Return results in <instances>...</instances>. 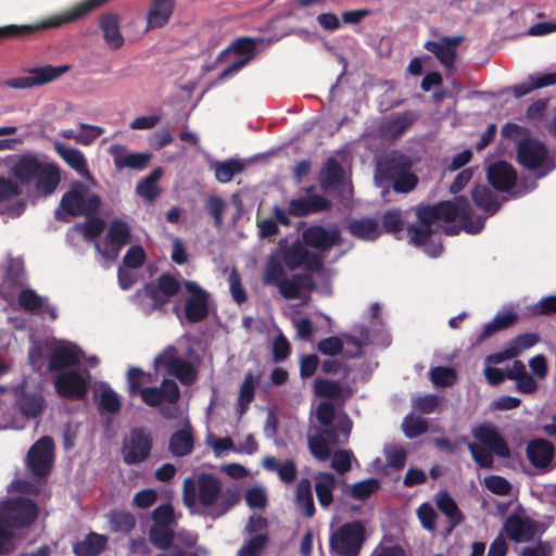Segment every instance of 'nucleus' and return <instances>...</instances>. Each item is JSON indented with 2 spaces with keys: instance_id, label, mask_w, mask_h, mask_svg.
Masks as SVG:
<instances>
[{
  "instance_id": "20e7f679",
  "label": "nucleus",
  "mask_w": 556,
  "mask_h": 556,
  "mask_svg": "<svg viewBox=\"0 0 556 556\" xmlns=\"http://www.w3.org/2000/svg\"><path fill=\"white\" fill-rule=\"evenodd\" d=\"M98 9V0H83L64 12L48 16L33 25H7L0 27V39L28 38L37 33L59 28L65 24L74 23Z\"/></svg>"
},
{
  "instance_id": "9b49d317",
  "label": "nucleus",
  "mask_w": 556,
  "mask_h": 556,
  "mask_svg": "<svg viewBox=\"0 0 556 556\" xmlns=\"http://www.w3.org/2000/svg\"><path fill=\"white\" fill-rule=\"evenodd\" d=\"M154 366H164L169 376L175 377L184 386H191L198 379V370L191 362L177 356V349L168 345L154 358Z\"/></svg>"
},
{
  "instance_id": "49530a36",
  "label": "nucleus",
  "mask_w": 556,
  "mask_h": 556,
  "mask_svg": "<svg viewBox=\"0 0 556 556\" xmlns=\"http://www.w3.org/2000/svg\"><path fill=\"white\" fill-rule=\"evenodd\" d=\"M21 413L27 418L38 417L45 407V399L40 393L23 392L17 399Z\"/></svg>"
},
{
  "instance_id": "dca6fc26",
  "label": "nucleus",
  "mask_w": 556,
  "mask_h": 556,
  "mask_svg": "<svg viewBox=\"0 0 556 556\" xmlns=\"http://www.w3.org/2000/svg\"><path fill=\"white\" fill-rule=\"evenodd\" d=\"M54 442L50 437L40 438L27 453V466L37 478L49 475L53 463Z\"/></svg>"
},
{
  "instance_id": "7c9ffc66",
  "label": "nucleus",
  "mask_w": 556,
  "mask_h": 556,
  "mask_svg": "<svg viewBox=\"0 0 556 556\" xmlns=\"http://www.w3.org/2000/svg\"><path fill=\"white\" fill-rule=\"evenodd\" d=\"M434 500L438 509L448 519V533L464 522L465 516L463 511L459 509L457 503L447 491L438 492L434 496Z\"/></svg>"
},
{
  "instance_id": "8fccbe9b",
  "label": "nucleus",
  "mask_w": 556,
  "mask_h": 556,
  "mask_svg": "<svg viewBox=\"0 0 556 556\" xmlns=\"http://www.w3.org/2000/svg\"><path fill=\"white\" fill-rule=\"evenodd\" d=\"M430 381L439 388H450L457 382V372L452 367L435 366L429 371Z\"/></svg>"
},
{
  "instance_id": "423d86ee",
  "label": "nucleus",
  "mask_w": 556,
  "mask_h": 556,
  "mask_svg": "<svg viewBox=\"0 0 556 556\" xmlns=\"http://www.w3.org/2000/svg\"><path fill=\"white\" fill-rule=\"evenodd\" d=\"M88 187L81 181L72 182L60 201L55 211V218L61 222H70V217L97 215L100 211L101 199L98 194L87 197Z\"/></svg>"
},
{
  "instance_id": "a211bd4d",
  "label": "nucleus",
  "mask_w": 556,
  "mask_h": 556,
  "mask_svg": "<svg viewBox=\"0 0 556 556\" xmlns=\"http://www.w3.org/2000/svg\"><path fill=\"white\" fill-rule=\"evenodd\" d=\"M539 530L538 521L518 513H511L505 519L503 531L511 542H531Z\"/></svg>"
},
{
  "instance_id": "6e6d98bb",
  "label": "nucleus",
  "mask_w": 556,
  "mask_h": 556,
  "mask_svg": "<svg viewBox=\"0 0 556 556\" xmlns=\"http://www.w3.org/2000/svg\"><path fill=\"white\" fill-rule=\"evenodd\" d=\"M380 488V482L376 478H368L358 482H355L351 486V496L354 500L365 501L370 497Z\"/></svg>"
},
{
  "instance_id": "1a4fd4ad",
  "label": "nucleus",
  "mask_w": 556,
  "mask_h": 556,
  "mask_svg": "<svg viewBox=\"0 0 556 556\" xmlns=\"http://www.w3.org/2000/svg\"><path fill=\"white\" fill-rule=\"evenodd\" d=\"M366 541V529L361 520L341 525L329 536V549L338 556H358Z\"/></svg>"
},
{
  "instance_id": "13d9d810",
  "label": "nucleus",
  "mask_w": 556,
  "mask_h": 556,
  "mask_svg": "<svg viewBox=\"0 0 556 556\" xmlns=\"http://www.w3.org/2000/svg\"><path fill=\"white\" fill-rule=\"evenodd\" d=\"M99 408L110 414H117L122 408V402L118 394L111 388L106 387L101 392Z\"/></svg>"
},
{
  "instance_id": "9d476101",
  "label": "nucleus",
  "mask_w": 556,
  "mask_h": 556,
  "mask_svg": "<svg viewBox=\"0 0 556 556\" xmlns=\"http://www.w3.org/2000/svg\"><path fill=\"white\" fill-rule=\"evenodd\" d=\"M72 66L70 64L51 65L47 64L43 66H36L27 68V76L15 77L7 79L2 83L3 87L12 89H30L34 87L43 86L50 84L62 75L70 72Z\"/></svg>"
},
{
  "instance_id": "4c0bfd02",
  "label": "nucleus",
  "mask_w": 556,
  "mask_h": 556,
  "mask_svg": "<svg viewBox=\"0 0 556 556\" xmlns=\"http://www.w3.org/2000/svg\"><path fill=\"white\" fill-rule=\"evenodd\" d=\"M410 168V162L403 155L388 157L379 164L381 179L392 184Z\"/></svg>"
},
{
  "instance_id": "774afa93",
  "label": "nucleus",
  "mask_w": 556,
  "mask_h": 556,
  "mask_svg": "<svg viewBox=\"0 0 556 556\" xmlns=\"http://www.w3.org/2000/svg\"><path fill=\"white\" fill-rule=\"evenodd\" d=\"M406 450L402 446H391L386 450V460L389 467L394 470H401L406 463Z\"/></svg>"
},
{
  "instance_id": "79ce46f5",
  "label": "nucleus",
  "mask_w": 556,
  "mask_h": 556,
  "mask_svg": "<svg viewBox=\"0 0 556 556\" xmlns=\"http://www.w3.org/2000/svg\"><path fill=\"white\" fill-rule=\"evenodd\" d=\"M471 198L475 205L488 216L494 215L501 207L497 197L486 186H475Z\"/></svg>"
},
{
  "instance_id": "f704fd0d",
  "label": "nucleus",
  "mask_w": 556,
  "mask_h": 556,
  "mask_svg": "<svg viewBox=\"0 0 556 556\" xmlns=\"http://www.w3.org/2000/svg\"><path fill=\"white\" fill-rule=\"evenodd\" d=\"M337 488V479L333 473L319 471L315 476V492L318 503L327 508L333 502V491Z\"/></svg>"
},
{
  "instance_id": "3c124183",
  "label": "nucleus",
  "mask_w": 556,
  "mask_h": 556,
  "mask_svg": "<svg viewBox=\"0 0 556 556\" xmlns=\"http://www.w3.org/2000/svg\"><path fill=\"white\" fill-rule=\"evenodd\" d=\"M110 523L114 532L129 533L136 526V519L129 511L112 510L110 513Z\"/></svg>"
},
{
  "instance_id": "393cba45",
  "label": "nucleus",
  "mask_w": 556,
  "mask_h": 556,
  "mask_svg": "<svg viewBox=\"0 0 556 556\" xmlns=\"http://www.w3.org/2000/svg\"><path fill=\"white\" fill-rule=\"evenodd\" d=\"M98 26L102 37L112 50L121 49L125 43V38L121 31V16L114 12L103 13L99 16Z\"/></svg>"
},
{
  "instance_id": "e2e57ef3",
  "label": "nucleus",
  "mask_w": 556,
  "mask_h": 556,
  "mask_svg": "<svg viewBox=\"0 0 556 556\" xmlns=\"http://www.w3.org/2000/svg\"><path fill=\"white\" fill-rule=\"evenodd\" d=\"M403 430L408 439H415L427 432L428 422L420 417L407 416L403 422Z\"/></svg>"
},
{
  "instance_id": "5701e85b",
  "label": "nucleus",
  "mask_w": 556,
  "mask_h": 556,
  "mask_svg": "<svg viewBox=\"0 0 556 556\" xmlns=\"http://www.w3.org/2000/svg\"><path fill=\"white\" fill-rule=\"evenodd\" d=\"M486 178L495 190L506 192L516 185L517 172L508 162L497 161L488 167Z\"/></svg>"
},
{
  "instance_id": "bf43d9fd",
  "label": "nucleus",
  "mask_w": 556,
  "mask_h": 556,
  "mask_svg": "<svg viewBox=\"0 0 556 556\" xmlns=\"http://www.w3.org/2000/svg\"><path fill=\"white\" fill-rule=\"evenodd\" d=\"M416 514L421 527L425 530L433 532L437 529L438 514L430 503L425 502L420 504Z\"/></svg>"
},
{
  "instance_id": "ea45409f",
  "label": "nucleus",
  "mask_w": 556,
  "mask_h": 556,
  "mask_svg": "<svg viewBox=\"0 0 556 556\" xmlns=\"http://www.w3.org/2000/svg\"><path fill=\"white\" fill-rule=\"evenodd\" d=\"M295 504L306 518H313L316 509L308 478H301L295 486Z\"/></svg>"
},
{
  "instance_id": "58836bf2",
  "label": "nucleus",
  "mask_w": 556,
  "mask_h": 556,
  "mask_svg": "<svg viewBox=\"0 0 556 556\" xmlns=\"http://www.w3.org/2000/svg\"><path fill=\"white\" fill-rule=\"evenodd\" d=\"M194 437L192 429L188 426L175 431L169 439L168 450L176 457H184L193 451Z\"/></svg>"
},
{
  "instance_id": "412c9836",
  "label": "nucleus",
  "mask_w": 556,
  "mask_h": 556,
  "mask_svg": "<svg viewBox=\"0 0 556 556\" xmlns=\"http://www.w3.org/2000/svg\"><path fill=\"white\" fill-rule=\"evenodd\" d=\"M302 240L307 247L329 251L341 243V233L337 227L326 229L320 225H312L303 230Z\"/></svg>"
},
{
  "instance_id": "c756f323",
  "label": "nucleus",
  "mask_w": 556,
  "mask_h": 556,
  "mask_svg": "<svg viewBox=\"0 0 556 556\" xmlns=\"http://www.w3.org/2000/svg\"><path fill=\"white\" fill-rule=\"evenodd\" d=\"M111 251L116 255L125 245L131 242L130 225L119 218L113 219L105 236Z\"/></svg>"
},
{
  "instance_id": "c03bdc74",
  "label": "nucleus",
  "mask_w": 556,
  "mask_h": 556,
  "mask_svg": "<svg viewBox=\"0 0 556 556\" xmlns=\"http://www.w3.org/2000/svg\"><path fill=\"white\" fill-rule=\"evenodd\" d=\"M344 170L342 165L334 157H329L324 164L320 173V187L327 190L342 182Z\"/></svg>"
},
{
  "instance_id": "f257e3e1",
  "label": "nucleus",
  "mask_w": 556,
  "mask_h": 556,
  "mask_svg": "<svg viewBox=\"0 0 556 556\" xmlns=\"http://www.w3.org/2000/svg\"><path fill=\"white\" fill-rule=\"evenodd\" d=\"M416 216L421 226L412 225L407 228L409 242L416 247L426 244L434 233L432 225L439 220L452 223L459 219L462 229L469 235L480 233L486 220V216L473 215L469 200L463 195L455 197L453 201L419 205Z\"/></svg>"
},
{
  "instance_id": "7ed1b4c3",
  "label": "nucleus",
  "mask_w": 556,
  "mask_h": 556,
  "mask_svg": "<svg viewBox=\"0 0 556 556\" xmlns=\"http://www.w3.org/2000/svg\"><path fill=\"white\" fill-rule=\"evenodd\" d=\"M10 174L20 187H33L38 197L52 195L61 184V169L53 162L40 160L37 155L25 153L17 156Z\"/></svg>"
},
{
  "instance_id": "6ab92c4d",
  "label": "nucleus",
  "mask_w": 556,
  "mask_h": 556,
  "mask_svg": "<svg viewBox=\"0 0 556 556\" xmlns=\"http://www.w3.org/2000/svg\"><path fill=\"white\" fill-rule=\"evenodd\" d=\"M181 392L173 379L164 378L159 387H146L142 390V402L150 407H160L162 404L176 405Z\"/></svg>"
},
{
  "instance_id": "4468645a",
  "label": "nucleus",
  "mask_w": 556,
  "mask_h": 556,
  "mask_svg": "<svg viewBox=\"0 0 556 556\" xmlns=\"http://www.w3.org/2000/svg\"><path fill=\"white\" fill-rule=\"evenodd\" d=\"M152 450V438L141 428H134L124 438L121 453L126 465H138L144 462Z\"/></svg>"
},
{
  "instance_id": "4be33fe9",
  "label": "nucleus",
  "mask_w": 556,
  "mask_h": 556,
  "mask_svg": "<svg viewBox=\"0 0 556 556\" xmlns=\"http://www.w3.org/2000/svg\"><path fill=\"white\" fill-rule=\"evenodd\" d=\"M462 41V36H442L440 41L428 40L425 42L424 47L426 50L433 53L445 68L452 70L457 56L456 48Z\"/></svg>"
},
{
  "instance_id": "680f3d73",
  "label": "nucleus",
  "mask_w": 556,
  "mask_h": 556,
  "mask_svg": "<svg viewBox=\"0 0 556 556\" xmlns=\"http://www.w3.org/2000/svg\"><path fill=\"white\" fill-rule=\"evenodd\" d=\"M147 254L141 245H131L123 257V265L129 269H138L143 266Z\"/></svg>"
},
{
  "instance_id": "603ef678",
  "label": "nucleus",
  "mask_w": 556,
  "mask_h": 556,
  "mask_svg": "<svg viewBox=\"0 0 556 556\" xmlns=\"http://www.w3.org/2000/svg\"><path fill=\"white\" fill-rule=\"evenodd\" d=\"M244 165L238 160H228L225 162L216 163L215 178L223 184L229 182L236 174L241 173Z\"/></svg>"
},
{
  "instance_id": "f03ea898",
  "label": "nucleus",
  "mask_w": 556,
  "mask_h": 556,
  "mask_svg": "<svg viewBox=\"0 0 556 556\" xmlns=\"http://www.w3.org/2000/svg\"><path fill=\"white\" fill-rule=\"evenodd\" d=\"M240 494L235 489L223 490L219 478L201 472L197 479L187 478L182 485V502L188 508L197 504L212 508L211 515L220 517L238 504Z\"/></svg>"
},
{
  "instance_id": "f3484780",
  "label": "nucleus",
  "mask_w": 556,
  "mask_h": 556,
  "mask_svg": "<svg viewBox=\"0 0 556 556\" xmlns=\"http://www.w3.org/2000/svg\"><path fill=\"white\" fill-rule=\"evenodd\" d=\"M184 287L189 293V298L185 303L186 319L190 324L203 321L210 314V293L192 280H185Z\"/></svg>"
},
{
  "instance_id": "a18cd8bd",
  "label": "nucleus",
  "mask_w": 556,
  "mask_h": 556,
  "mask_svg": "<svg viewBox=\"0 0 556 556\" xmlns=\"http://www.w3.org/2000/svg\"><path fill=\"white\" fill-rule=\"evenodd\" d=\"M518 321L516 313L497 314L490 323L485 324L482 331L477 338V342H483L495 332L505 330Z\"/></svg>"
},
{
  "instance_id": "2eb2a0df",
  "label": "nucleus",
  "mask_w": 556,
  "mask_h": 556,
  "mask_svg": "<svg viewBox=\"0 0 556 556\" xmlns=\"http://www.w3.org/2000/svg\"><path fill=\"white\" fill-rule=\"evenodd\" d=\"M88 376V372L84 375L76 369L62 371L53 380L55 392L62 399L73 401L85 400L89 390Z\"/></svg>"
},
{
  "instance_id": "f8f14e48",
  "label": "nucleus",
  "mask_w": 556,
  "mask_h": 556,
  "mask_svg": "<svg viewBox=\"0 0 556 556\" xmlns=\"http://www.w3.org/2000/svg\"><path fill=\"white\" fill-rule=\"evenodd\" d=\"M282 261L290 270L304 268L308 273H321L325 267L323 256L309 251L300 240L293 241L282 251Z\"/></svg>"
},
{
  "instance_id": "338daca9",
  "label": "nucleus",
  "mask_w": 556,
  "mask_h": 556,
  "mask_svg": "<svg viewBox=\"0 0 556 556\" xmlns=\"http://www.w3.org/2000/svg\"><path fill=\"white\" fill-rule=\"evenodd\" d=\"M229 289L233 301L242 304L247 301L248 295L241 283V276L237 269H232L228 277Z\"/></svg>"
},
{
  "instance_id": "ddd939ff",
  "label": "nucleus",
  "mask_w": 556,
  "mask_h": 556,
  "mask_svg": "<svg viewBox=\"0 0 556 556\" xmlns=\"http://www.w3.org/2000/svg\"><path fill=\"white\" fill-rule=\"evenodd\" d=\"M181 283L169 273L161 274L156 283L147 282L142 289L137 291V295H144L152 300L153 309H162L169 303L170 299L178 294Z\"/></svg>"
},
{
  "instance_id": "0eeeda50",
  "label": "nucleus",
  "mask_w": 556,
  "mask_h": 556,
  "mask_svg": "<svg viewBox=\"0 0 556 556\" xmlns=\"http://www.w3.org/2000/svg\"><path fill=\"white\" fill-rule=\"evenodd\" d=\"M38 516L36 503L27 497H15L0 508V538L13 543V529L29 527Z\"/></svg>"
},
{
  "instance_id": "37998d69",
  "label": "nucleus",
  "mask_w": 556,
  "mask_h": 556,
  "mask_svg": "<svg viewBox=\"0 0 556 556\" xmlns=\"http://www.w3.org/2000/svg\"><path fill=\"white\" fill-rule=\"evenodd\" d=\"M325 434L332 439L334 437V429H325L319 433L309 435L307 439L311 454L320 462H326L331 456V447Z\"/></svg>"
},
{
  "instance_id": "b1692460",
  "label": "nucleus",
  "mask_w": 556,
  "mask_h": 556,
  "mask_svg": "<svg viewBox=\"0 0 556 556\" xmlns=\"http://www.w3.org/2000/svg\"><path fill=\"white\" fill-rule=\"evenodd\" d=\"M416 116L412 111H405L388 117L379 126L380 137L384 140L396 141L414 124Z\"/></svg>"
},
{
  "instance_id": "0e129e2a",
  "label": "nucleus",
  "mask_w": 556,
  "mask_h": 556,
  "mask_svg": "<svg viewBox=\"0 0 556 556\" xmlns=\"http://www.w3.org/2000/svg\"><path fill=\"white\" fill-rule=\"evenodd\" d=\"M20 306L27 312H34L43 306L40 295L31 289H24L20 292L17 298Z\"/></svg>"
},
{
  "instance_id": "de8ad7c7",
  "label": "nucleus",
  "mask_w": 556,
  "mask_h": 556,
  "mask_svg": "<svg viewBox=\"0 0 556 556\" xmlns=\"http://www.w3.org/2000/svg\"><path fill=\"white\" fill-rule=\"evenodd\" d=\"M349 232L358 239L374 240L378 236V223L374 218L353 219L349 224Z\"/></svg>"
},
{
  "instance_id": "a878e982",
  "label": "nucleus",
  "mask_w": 556,
  "mask_h": 556,
  "mask_svg": "<svg viewBox=\"0 0 556 556\" xmlns=\"http://www.w3.org/2000/svg\"><path fill=\"white\" fill-rule=\"evenodd\" d=\"M330 207V200L320 194H313L308 198L292 199L289 202L288 213L295 217H305L328 211Z\"/></svg>"
},
{
  "instance_id": "c9c22d12",
  "label": "nucleus",
  "mask_w": 556,
  "mask_h": 556,
  "mask_svg": "<svg viewBox=\"0 0 556 556\" xmlns=\"http://www.w3.org/2000/svg\"><path fill=\"white\" fill-rule=\"evenodd\" d=\"M258 43V39L243 36L235 39L228 47L222 50L217 58L216 62H224L225 59L230 54L242 55L243 58H250L251 61L256 55V47Z\"/></svg>"
},
{
  "instance_id": "5fc2aeb1",
  "label": "nucleus",
  "mask_w": 556,
  "mask_h": 556,
  "mask_svg": "<svg viewBox=\"0 0 556 556\" xmlns=\"http://www.w3.org/2000/svg\"><path fill=\"white\" fill-rule=\"evenodd\" d=\"M314 392L319 397L337 399L342 393V386L339 381L317 378L314 382Z\"/></svg>"
},
{
  "instance_id": "864d4df0",
  "label": "nucleus",
  "mask_w": 556,
  "mask_h": 556,
  "mask_svg": "<svg viewBox=\"0 0 556 556\" xmlns=\"http://www.w3.org/2000/svg\"><path fill=\"white\" fill-rule=\"evenodd\" d=\"M285 278L287 276L281 263L276 257H270L265 266L263 283L277 287Z\"/></svg>"
},
{
  "instance_id": "4d7b16f0",
  "label": "nucleus",
  "mask_w": 556,
  "mask_h": 556,
  "mask_svg": "<svg viewBox=\"0 0 556 556\" xmlns=\"http://www.w3.org/2000/svg\"><path fill=\"white\" fill-rule=\"evenodd\" d=\"M541 338L535 332H525L516 336L507 343L510 350L515 353V357L520 355L523 351L529 350L540 342Z\"/></svg>"
},
{
  "instance_id": "473e14b6",
  "label": "nucleus",
  "mask_w": 556,
  "mask_h": 556,
  "mask_svg": "<svg viewBox=\"0 0 556 556\" xmlns=\"http://www.w3.org/2000/svg\"><path fill=\"white\" fill-rule=\"evenodd\" d=\"M81 351L70 348H55L49 355L48 367L51 371H59L77 365L80 362Z\"/></svg>"
},
{
  "instance_id": "a19ab883",
  "label": "nucleus",
  "mask_w": 556,
  "mask_h": 556,
  "mask_svg": "<svg viewBox=\"0 0 556 556\" xmlns=\"http://www.w3.org/2000/svg\"><path fill=\"white\" fill-rule=\"evenodd\" d=\"M106 543V536L90 532L83 541L74 545L73 552L76 556H98L105 549Z\"/></svg>"
},
{
  "instance_id": "39448f33",
  "label": "nucleus",
  "mask_w": 556,
  "mask_h": 556,
  "mask_svg": "<svg viewBox=\"0 0 556 556\" xmlns=\"http://www.w3.org/2000/svg\"><path fill=\"white\" fill-rule=\"evenodd\" d=\"M472 435L479 443L471 442L468 450L473 462L484 469L493 467V455L501 458L510 457V448L503 435L493 425H479L472 429Z\"/></svg>"
},
{
  "instance_id": "72a5a7b5",
  "label": "nucleus",
  "mask_w": 556,
  "mask_h": 556,
  "mask_svg": "<svg viewBox=\"0 0 556 556\" xmlns=\"http://www.w3.org/2000/svg\"><path fill=\"white\" fill-rule=\"evenodd\" d=\"M527 456L534 467H546L554 456V446L544 439L532 440L527 445Z\"/></svg>"
},
{
  "instance_id": "e433bc0d",
  "label": "nucleus",
  "mask_w": 556,
  "mask_h": 556,
  "mask_svg": "<svg viewBox=\"0 0 556 556\" xmlns=\"http://www.w3.org/2000/svg\"><path fill=\"white\" fill-rule=\"evenodd\" d=\"M163 176L162 167H155L147 177L140 179L136 186V192L147 203L154 202L162 193L157 181Z\"/></svg>"
},
{
  "instance_id": "aec40b11",
  "label": "nucleus",
  "mask_w": 556,
  "mask_h": 556,
  "mask_svg": "<svg viewBox=\"0 0 556 556\" xmlns=\"http://www.w3.org/2000/svg\"><path fill=\"white\" fill-rule=\"evenodd\" d=\"M517 162L527 169L535 170L545 162L548 151L536 138H523L517 146Z\"/></svg>"
},
{
  "instance_id": "09e8293b",
  "label": "nucleus",
  "mask_w": 556,
  "mask_h": 556,
  "mask_svg": "<svg viewBox=\"0 0 556 556\" xmlns=\"http://www.w3.org/2000/svg\"><path fill=\"white\" fill-rule=\"evenodd\" d=\"M152 375L138 367H130L127 371L128 393L130 396L140 395L142 399L143 383H150Z\"/></svg>"
},
{
  "instance_id": "2f4dec72",
  "label": "nucleus",
  "mask_w": 556,
  "mask_h": 556,
  "mask_svg": "<svg viewBox=\"0 0 556 556\" xmlns=\"http://www.w3.org/2000/svg\"><path fill=\"white\" fill-rule=\"evenodd\" d=\"M174 0H153L148 12L147 30L166 25L174 12Z\"/></svg>"
},
{
  "instance_id": "cd10ccee",
  "label": "nucleus",
  "mask_w": 556,
  "mask_h": 556,
  "mask_svg": "<svg viewBox=\"0 0 556 556\" xmlns=\"http://www.w3.org/2000/svg\"><path fill=\"white\" fill-rule=\"evenodd\" d=\"M277 288L283 299L296 300L301 298V290H315L316 282L308 273L294 274L291 278H285Z\"/></svg>"
},
{
  "instance_id": "052dcab7",
  "label": "nucleus",
  "mask_w": 556,
  "mask_h": 556,
  "mask_svg": "<svg viewBox=\"0 0 556 556\" xmlns=\"http://www.w3.org/2000/svg\"><path fill=\"white\" fill-rule=\"evenodd\" d=\"M268 536L256 534L252 536L238 552V556H260L266 548Z\"/></svg>"
},
{
  "instance_id": "69168bd1",
  "label": "nucleus",
  "mask_w": 556,
  "mask_h": 556,
  "mask_svg": "<svg viewBox=\"0 0 556 556\" xmlns=\"http://www.w3.org/2000/svg\"><path fill=\"white\" fill-rule=\"evenodd\" d=\"M485 488L496 495H508L511 491V484L502 476H490L484 479Z\"/></svg>"
},
{
  "instance_id": "c85d7f7f",
  "label": "nucleus",
  "mask_w": 556,
  "mask_h": 556,
  "mask_svg": "<svg viewBox=\"0 0 556 556\" xmlns=\"http://www.w3.org/2000/svg\"><path fill=\"white\" fill-rule=\"evenodd\" d=\"M54 150L63 159V161L79 176L87 179L91 178L87 160L79 149L66 146L61 142H55Z\"/></svg>"
},
{
  "instance_id": "6e6552de",
  "label": "nucleus",
  "mask_w": 556,
  "mask_h": 556,
  "mask_svg": "<svg viewBox=\"0 0 556 556\" xmlns=\"http://www.w3.org/2000/svg\"><path fill=\"white\" fill-rule=\"evenodd\" d=\"M151 520L148 531L151 545L161 551L174 548V527L177 525L174 506L170 503L156 506L151 513Z\"/></svg>"
},
{
  "instance_id": "bb28decb",
  "label": "nucleus",
  "mask_w": 556,
  "mask_h": 556,
  "mask_svg": "<svg viewBox=\"0 0 556 556\" xmlns=\"http://www.w3.org/2000/svg\"><path fill=\"white\" fill-rule=\"evenodd\" d=\"M109 151L117 168L127 167L141 170L147 167L152 157V154L148 152L126 153V147L122 144H113Z\"/></svg>"
}]
</instances>
